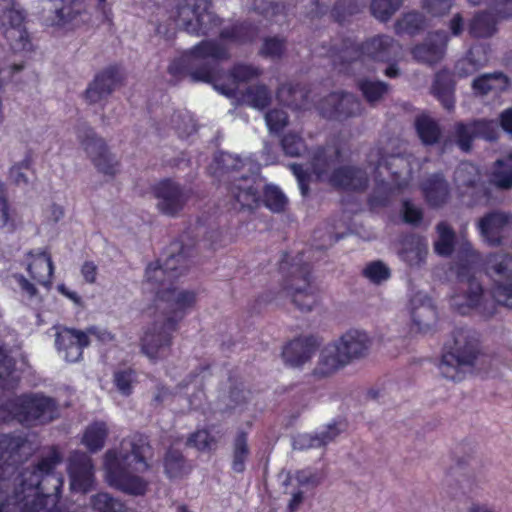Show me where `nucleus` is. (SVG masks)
I'll return each instance as SVG.
<instances>
[{"instance_id": "nucleus-1", "label": "nucleus", "mask_w": 512, "mask_h": 512, "mask_svg": "<svg viewBox=\"0 0 512 512\" xmlns=\"http://www.w3.org/2000/svg\"><path fill=\"white\" fill-rule=\"evenodd\" d=\"M27 444L22 435H0V512H76L61 503L64 485L56 467L63 461L57 446L32 467L18 469L21 449Z\"/></svg>"}, {"instance_id": "nucleus-2", "label": "nucleus", "mask_w": 512, "mask_h": 512, "mask_svg": "<svg viewBox=\"0 0 512 512\" xmlns=\"http://www.w3.org/2000/svg\"><path fill=\"white\" fill-rule=\"evenodd\" d=\"M169 250L170 254L162 264L158 260L147 266L145 278L148 283L156 285L153 288L156 298L166 302L172 312V315L167 316L165 320H177L196 303L194 291H178L173 287V284L189 270L195 247L194 245L186 246L182 240H177L171 243Z\"/></svg>"}, {"instance_id": "nucleus-3", "label": "nucleus", "mask_w": 512, "mask_h": 512, "mask_svg": "<svg viewBox=\"0 0 512 512\" xmlns=\"http://www.w3.org/2000/svg\"><path fill=\"white\" fill-rule=\"evenodd\" d=\"M130 450L118 452L109 449L104 454V469L106 481L109 486L129 495L143 496L148 489V482L142 477L133 474L144 473L150 465L146 459V452L150 444L146 437L137 434L129 440Z\"/></svg>"}, {"instance_id": "nucleus-4", "label": "nucleus", "mask_w": 512, "mask_h": 512, "mask_svg": "<svg viewBox=\"0 0 512 512\" xmlns=\"http://www.w3.org/2000/svg\"><path fill=\"white\" fill-rule=\"evenodd\" d=\"M229 58L230 53L225 46L215 40H202L186 50L180 57L172 60L168 65L167 72L176 81L189 76L193 83L213 84L224 95L230 96L234 90L216 85L220 78L218 63Z\"/></svg>"}, {"instance_id": "nucleus-5", "label": "nucleus", "mask_w": 512, "mask_h": 512, "mask_svg": "<svg viewBox=\"0 0 512 512\" xmlns=\"http://www.w3.org/2000/svg\"><path fill=\"white\" fill-rule=\"evenodd\" d=\"M289 255L285 252L279 264V272L282 275V283L277 293L269 292L260 295L255 300L256 307L268 304L276 300L278 296L291 299L292 303L301 311H311L319 303V289L312 281V266L307 262L289 263Z\"/></svg>"}, {"instance_id": "nucleus-6", "label": "nucleus", "mask_w": 512, "mask_h": 512, "mask_svg": "<svg viewBox=\"0 0 512 512\" xmlns=\"http://www.w3.org/2000/svg\"><path fill=\"white\" fill-rule=\"evenodd\" d=\"M481 355L480 334L470 328H456L443 345L439 370L444 378L459 382L464 379V368H472Z\"/></svg>"}, {"instance_id": "nucleus-7", "label": "nucleus", "mask_w": 512, "mask_h": 512, "mask_svg": "<svg viewBox=\"0 0 512 512\" xmlns=\"http://www.w3.org/2000/svg\"><path fill=\"white\" fill-rule=\"evenodd\" d=\"M395 40L387 35H377L358 43L351 38H343L339 47H331L328 56L339 72L350 74V66L366 59L389 62L394 57Z\"/></svg>"}, {"instance_id": "nucleus-8", "label": "nucleus", "mask_w": 512, "mask_h": 512, "mask_svg": "<svg viewBox=\"0 0 512 512\" xmlns=\"http://www.w3.org/2000/svg\"><path fill=\"white\" fill-rule=\"evenodd\" d=\"M369 347L370 339L367 333L358 330L347 331L339 340L324 347L313 375L318 378L328 377L353 359L364 357Z\"/></svg>"}, {"instance_id": "nucleus-9", "label": "nucleus", "mask_w": 512, "mask_h": 512, "mask_svg": "<svg viewBox=\"0 0 512 512\" xmlns=\"http://www.w3.org/2000/svg\"><path fill=\"white\" fill-rule=\"evenodd\" d=\"M9 415L27 427L44 426L60 417L59 404L42 392H27L7 400Z\"/></svg>"}, {"instance_id": "nucleus-10", "label": "nucleus", "mask_w": 512, "mask_h": 512, "mask_svg": "<svg viewBox=\"0 0 512 512\" xmlns=\"http://www.w3.org/2000/svg\"><path fill=\"white\" fill-rule=\"evenodd\" d=\"M229 195L242 207L254 208L261 203L270 211L280 213L284 211L287 199L284 193L271 184H266L260 194V182L251 176H241L229 185Z\"/></svg>"}, {"instance_id": "nucleus-11", "label": "nucleus", "mask_w": 512, "mask_h": 512, "mask_svg": "<svg viewBox=\"0 0 512 512\" xmlns=\"http://www.w3.org/2000/svg\"><path fill=\"white\" fill-rule=\"evenodd\" d=\"M173 18L194 36H209L221 25V19L209 11L208 0H184L175 7Z\"/></svg>"}, {"instance_id": "nucleus-12", "label": "nucleus", "mask_w": 512, "mask_h": 512, "mask_svg": "<svg viewBox=\"0 0 512 512\" xmlns=\"http://www.w3.org/2000/svg\"><path fill=\"white\" fill-rule=\"evenodd\" d=\"M179 322H152L140 339L141 351L151 360L167 357Z\"/></svg>"}, {"instance_id": "nucleus-13", "label": "nucleus", "mask_w": 512, "mask_h": 512, "mask_svg": "<svg viewBox=\"0 0 512 512\" xmlns=\"http://www.w3.org/2000/svg\"><path fill=\"white\" fill-rule=\"evenodd\" d=\"M77 137L99 172L108 176L117 173L119 163L113 160L105 141L91 127L78 126Z\"/></svg>"}, {"instance_id": "nucleus-14", "label": "nucleus", "mask_w": 512, "mask_h": 512, "mask_svg": "<svg viewBox=\"0 0 512 512\" xmlns=\"http://www.w3.org/2000/svg\"><path fill=\"white\" fill-rule=\"evenodd\" d=\"M0 29L11 51L29 52L32 43L25 27V14L22 10L7 8L0 13Z\"/></svg>"}, {"instance_id": "nucleus-15", "label": "nucleus", "mask_w": 512, "mask_h": 512, "mask_svg": "<svg viewBox=\"0 0 512 512\" xmlns=\"http://www.w3.org/2000/svg\"><path fill=\"white\" fill-rule=\"evenodd\" d=\"M454 137L458 147L469 152L477 138L487 141L498 139L497 125L494 120L474 119L469 122L459 121L454 125Z\"/></svg>"}, {"instance_id": "nucleus-16", "label": "nucleus", "mask_w": 512, "mask_h": 512, "mask_svg": "<svg viewBox=\"0 0 512 512\" xmlns=\"http://www.w3.org/2000/svg\"><path fill=\"white\" fill-rule=\"evenodd\" d=\"M153 194L159 200V211L167 216H176L190 198L189 190L172 179H164L153 186Z\"/></svg>"}, {"instance_id": "nucleus-17", "label": "nucleus", "mask_w": 512, "mask_h": 512, "mask_svg": "<svg viewBox=\"0 0 512 512\" xmlns=\"http://www.w3.org/2000/svg\"><path fill=\"white\" fill-rule=\"evenodd\" d=\"M67 472L72 491L87 493L93 489L95 469L93 460L87 453L79 450L71 452L68 458Z\"/></svg>"}, {"instance_id": "nucleus-18", "label": "nucleus", "mask_w": 512, "mask_h": 512, "mask_svg": "<svg viewBox=\"0 0 512 512\" xmlns=\"http://www.w3.org/2000/svg\"><path fill=\"white\" fill-rule=\"evenodd\" d=\"M361 101L351 93L332 92L320 103L321 115L329 120L343 121L362 113Z\"/></svg>"}, {"instance_id": "nucleus-19", "label": "nucleus", "mask_w": 512, "mask_h": 512, "mask_svg": "<svg viewBox=\"0 0 512 512\" xmlns=\"http://www.w3.org/2000/svg\"><path fill=\"white\" fill-rule=\"evenodd\" d=\"M492 271L500 277L491 287V294L495 301L512 309V256L503 254L496 257L491 265Z\"/></svg>"}, {"instance_id": "nucleus-20", "label": "nucleus", "mask_w": 512, "mask_h": 512, "mask_svg": "<svg viewBox=\"0 0 512 512\" xmlns=\"http://www.w3.org/2000/svg\"><path fill=\"white\" fill-rule=\"evenodd\" d=\"M322 343L317 335L299 336L288 343L282 349V358L290 367H301L309 362Z\"/></svg>"}, {"instance_id": "nucleus-21", "label": "nucleus", "mask_w": 512, "mask_h": 512, "mask_svg": "<svg viewBox=\"0 0 512 512\" xmlns=\"http://www.w3.org/2000/svg\"><path fill=\"white\" fill-rule=\"evenodd\" d=\"M122 80L120 66L110 65L95 75L84 92L85 100L89 104H94L106 99L121 84Z\"/></svg>"}, {"instance_id": "nucleus-22", "label": "nucleus", "mask_w": 512, "mask_h": 512, "mask_svg": "<svg viewBox=\"0 0 512 512\" xmlns=\"http://www.w3.org/2000/svg\"><path fill=\"white\" fill-rule=\"evenodd\" d=\"M328 183L335 189L346 192H363L369 184L366 171L356 165H342L331 171Z\"/></svg>"}, {"instance_id": "nucleus-23", "label": "nucleus", "mask_w": 512, "mask_h": 512, "mask_svg": "<svg viewBox=\"0 0 512 512\" xmlns=\"http://www.w3.org/2000/svg\"><path fill=\"white\" fill-rule=\"evenodd\" d=\"M448 41L447 32L437 30L430 33L423 43L416 44L411 49V54L417 62L430 66L437 64L445 55Z\"/></svg>"}, {"instance_id": "nucleus-24", "label": "nucleus", "mask_w": 512, "mask_h": 512, "mask_svg": "<svg viewBox=\"0 0 512 512\" xmlns=\"http://www.w3.org/2000/svg\"><path fill=\"white\" fill-rule=\"evenodd\" d=\"M26 270L37 284L50 287L54 274V264L50 253L45 250H30L25 254Z\"/></svg>"}, {"instance_id": "nucleus-25", "label": "nucleus", "mask_w": 512, "mask_h": 512, "mask_svg": "<svg viewBox=\"0 0 512 512\" xmlns=\"http://www.w3.org/2000/svg\"><path fill=\"white\" fill-rule=\"evenodd\" d=\"M90 343L88 335L80 330L64 328L56 333L55 344L64 352L67 362L74 363L83 356V349Z\"/></svg>"}, {"instance_id": "nucleus-26", "label": "nucleus", "mask_w": 512, "mask_h": 512, "mask_svg": "<svg viewBox=\"0 0 512 512\" xmlns=\"http://www.w3.org/2000/svg\"><path fill=\"white\" fill-rule=\"evenodd\" d=\"M426 203L432 208L444 206L450 198V185L442 173H434L421 184Z\"/></svg>"}, {"instance_id": "nucleus-27", "label": "nucleus", "mask_w": 512, "mask_h": 512, "mask_svg": "<svg viewBox=\"0 0 512 512\" xmlns=\"http://www.w3.org/2000/svg\"><path fill=\"white\" fill-rule=\"evenodd\" d=\"M455 90L456 82L452 72L443 68L435 73L431 94L447 111H452L455 108Z\"/></svg>"}, {"instance_id": "nucleus-28", "label": "nucleus", "mask_w": 512, "mask_h": 512, "mask_svg": "<svg viewBox=\"0 0 512 512\" xmlns=\"http://www.w3.org/2000/svg\"><path fill=\"white\" fill-rule=\"evenodd\" d=\"M509 221L510 216L504 212L487 213L479 220L480 232L489 244L498 246L502 243L503 230Z\"/></svg>"}, {"instance_id": "nucleus-29", "label": "nucleus", "mask_w": 512, "mask_h": 512, "mask_svg": "<svg viewBox=\"0 0 512 512\" xmlns=\"http://www.w3.org/2000/svg\"><path fill=\"white\" fill-rule=\"evenodd\" d=\"M498 19L490 10L477 11L467 24V31L473 39H489L498 32Z\"/></svg>"}, {"instance_id": "nucleus-30", "label": "nucleus", "mask_w": 512, "mask_h": 512, "mask_svg": "<svg viewBox=\"0 0 512 512\" xmlns=\"http://www.w3.org/2000/svg\"><path fill=\"white\" fill-rule=\"evenodd\" d=\"M511 81L501 71L484 73L473 79L471 88L475 95L485 96L492 91L505 92L509 89Z\"/></svg>"}, {"instance_id": "nucleus-31", "label": "nucleus", "mask_w": 512, "mask_h": 512, "mask_svg": "<svg viewBox=\"0 0 512 512\" xmlns=\"http://www.w3.org/2000/svg\"><path fill=\"white\" fill-rule=\"evenodd\" d=\"M163 468L168 479H183L192 472L193 464L186 459L182 451L169 447L163 457Z\"/></svg>"}, {"instance_id": "nucleus-32", "label": "nucleus", "mask_w": 512, "mask_h": 512, "mask_svg": "<svg viewBox=\"0 0 512 512\" xmlns=\"http://www.w3.org/2000/svg\"><path fill=\"white\" fill-rule=\"evenodd\" d=\"M428 254V245L423 236L410 234L403 240L400 257L409 266H421L425 263Z\"/></svg>"}, {"instance_id": "nucleus-33", "label": "nucleus", "mask_w": 512, "mask_h": 512, "mask_svg": "<svg viewBox=\"0 0 512 512\" xmlns=\"http://www.w3.org/2000/svg\"><path fill=\"white\" fill-rule=\"evenodd\" d=\"M251 454L248 443V432L239 429L232 441L231 470L237 474H243L246 470V462Z\"/></svg>"}, {"instance_id": "nucleus-34", "label": "nucleus", "mask_w": 512, "mask_h": 512, "mask_svg": "<svg viewBox=\"0 0 512 512\" xmlns=\"http://www.w3.org/2000/svg\"><path fill=\"white\" fill-rule=\"evenodd\" d=\"M257 34L258 29L251 22L237 21L223 28L219 33V38L236 44H247L253 42Z\"/></svg>"}, {"instance_id": "nucleus-35", "label": "nucleus", "mask_w": 512, "mask_h": 512, "mask_svg": "<svg viewBox=\"0 0 512 512\" xmlns=\"http://www.w3.org/2000/svg\"><path fill=\"white\" fill-rule=\"evenodd\" d=\"M340 156L341 151L338 148L333 153H330L325 147H317L310 160L311 173L315 175L317 180H323Z\"/></svg>"}, {"instance_id": "nucleus-36", "label": "nucleus", "mask_w": 512, "mask_h": 512, "mask_svg": "<svg viewBox=\"0 0 512 512\" xmlns=\"http://www.w3.org/2000/svg\"><path fill=\"white\" fill-rule=\"evenodd\" d=\"M109 435V429L104 421H93L84 430L81 443L91 453L100 451Z\"/></svg>"}, {"instance_id": "nucleus-37", "label": "nucleus", "mask_w": 512, "mask_h": 512, "mask_svg": "<svg viewBox=\"0 0 512 512\" xmlns=\"http://www.w3.org/2000/svg\"><path fill=\"white\" fill-rule=\"evenodd\" d=\"M415 130L424 146H433L440 142L442 129L433 118L421 115L415 119Z\"/></svg>"}, {"instance_id": "nucleus-38", "label": "nucleus", "mask_w": 512, "mask_h": 512, "mask_svg": "<svg viewBox=\"0 0 512 512\" xmlns=\"http://www.w3.org/2000/svg\"><path fill=\"white\" fill-rule=\"evenodd\" d=\"M243 165V161L238 156H234L226 152H220L215 155L211 167H214L213 174L218 177H224L226 174L228 175L229 181L226 188H229L231 183L240 178L233 176L231 180L229 174L238 172L243 167ZM227 191L229 192V189H227Z\"/></svg>"}, {"instance_id": "nucleus-39", "label": "nucleus", "mask_w": 512, "mask_h": 512, "mask_svg": "<svg viewBox=\"0 0 512 512\" xmlns=\"http://www.w3.org/2000/svg\"><path fill=\"white\" fill-rule=\"evenodd\" d=\"M240 100L255 109L267 108L272 100L271 92L265 84L248 86L240 93Z\"/></svg>"}, {"instance_id": "nucleus-40", "label": "nucleus", "mask_w": 512, "mask_h": 512, "mask_svg": "<svg viewBox=\"0 0 512 512\" xmlns=\"http://www.w3.org/2000/svg\"><path fill=\"white\" fill-rule=\"evenodd\" d=\"M426 26L425 16L417 11L405 13L395 23V31L398 35L407 34L415 36L422 32Z\"/></svg>"}, {"instance_id": "nucleus-41", "label": "nucleus", "mask_w": 512, "mask_h": 512, "mask_svg": "<svg viewBox=\"0 0 512 512\" xmlns=\"http://www.w3.org/2000/svg\"><path fill=\"white\" fill-rule=\"evenodd\" d=\"M438 239L434 243V251L442 257L450 256L455 247L456 234L453 228L445 221H441L436 226Z\"/></svg>"}, {"instance_id": "nucleus-42", "label": "nucleus", "mask_w": 512, "mask_h": 512, "mask_svg": "<svg viewBox=\"0 0 512 512\" xmlns=\"http://www.w3.org/2000/svg\"><path fill=\"white\" fill-rule=\"evenodd\" d=\"M366 0H336L330 10V17L339 24H344L350 17L360 13Z\"/></svg>"}, {"instance_id": "nucleus-43", "label": "nucleus", "mask_w": 512, "mask_h": 512, "mask_svg": "<svg viewBox=\"0 0 512 512\" xmlns=\"http://www.w3.org/2000/svg\"><path fill=\"white\" fill-rule=\"evenodd\" d=\"M93 512H138L128 508L124 502L105 492H99L90 499Z\"/></svg>"}, {"instance_id": "nucleus-44", "label": "nucleus", "mask_w": 512, "mask_h": 512, "mask_svg": "<svg viewBox=\"0 0 512 512\" xmlns=\"http://www.w3.org/2000/svg\"><path fill=\"white\" fill-rule=\"evenodd\" d=\"M357 87L370 105H374L380 101L389 91V85L387 83L367 78L360 79L357 83Z\"/></svg>"}, {"instance_id": "nucleus-45", "label": "nucleus", "mask_w": 512, "mask_h": 512, "mask_svg": "<svg viewBox=\"0 0 512 512\" xmlns=\"http://www.w3.org/2000/svg\"><path fill=\"white\" fill-rule=\"evenodd\" d=\"M14 367V359L0 346V368L3 369V373H0V395L17 387L18 381L12 376Z\"/></svg>"}, {"instance_id": "nucleus-46", "label": "nucleus", "mask_w": 512, "mask_h": 512, "mask_svg": "<svg viewBox=\"0 0 512 512\" xmlns=\"http://www.w3.org/2000/svg\"><path fill=\"white\" fill-rule=\"evenodd\" d=\"M402 4L403 0H372L370 11L377 20L387 22L401 8Z\"/></svg>"}, {"instance_id": "nucleus-47", "label": "nucleus", "mask_w": 512, "mask_h": 512, "mask_svg": "<svg viewBox=\"0 0 512 512\" xmlns=\"http://www.w3.org/2000/svg\"><path fill=\"white\" fill-rule=\"evenodd\" d=\"M481 51L480 48H470L465 57L459 59L455 64V70L459 77H467L474 74L485 66V58L474 59L473 55Z\"/></svg>"}, {"instance_id": "nucleus-48", "label": "nucleus", "mask_w": 512, "mask_h": 512, "mask_svg": "<svg viewBox=\"0 0 512 512\" xmlns=\"http://www.w3.org/2000/svg\"><path fill=\"white\" fill-rule=\"evenodd\" d=\"M137 382V372L129 367L118 369L113 374V383L119 393L125 397L133 393V385Z\"/></svg>"}, {"instance_id": "nucleus-49", "label": "nucleus", "mask_w": 512, "mask_h": 512, "mask_svg": "<svg viewBox=\"0 0 512 512\" xmlns=\"http://www.w3.org/2000/svg\"><path fill=\"white\" fill-rule=\"evenodd\" d=\"M171 121L180 139H188L198 130L196 120L189 113L175 112Z\"/></svg>"}, {"instance_id": "nucleus-50", "label": "nucleus", "mask_w": 512, "mask_h": 512, "mask_svg": "<svg viewBox=\"0 0 512 512\" xmlns=\"http://www.w3.org/2000/svg\"><path fill=\"white\" fill-rule=\"evenodd\" d=\"M493 184L501 189L512 187V163L511 158L499 159L495 162V169L492 173Z\"/></svg>"}, {"instance_id": "nucleus-51", "label": "nucleus", "mask_w": 512, "mask_h": 512, "mask_svg": "<svg viewBox=\"0 0 512 512\" xmlns=\"http://www.w3.org/2000/svg\"><path fill=\"white\" fill-rule=\"evenodd\" d=\"M31 166L32 155L31 152H28L23 161L10 168L9 177L16 185H28L30 183L29 175L35 176V172Z\"/></svg>"}, {"instance_id": "nucleus-52", "label": "nucleus", "mask_w": 512, "mask_h": 512, "mask_svg": "<svg viewBox=\"0 0 512 512\" xmlns=\"http://www.w3.org/2000/svg\"><path fill=\"white\" fill-rule=\"evenodd\" d=\"M362 276L373 284H381L391 277V270L381 260H374L366 264Z\"/></svg>"}, {"instance_id": "nucleus-53", "label": "nucleus", "mask_w": 512, "mask_h": 512, "mask_svg": "<svg viewBox=\"0 0 512 512\" xmlns=\"http://www.w3.org/2000/svg\"><path fill=\"white\" fill-rule=\"evenodd\" d=\"M286 51V40L278 36L266 37L259 50V55L264 58L280 59Z\"/></svg>"}, {"instance_id": "nucleus-54", "label": "nucleus", "mask_w": 512, "mask_h": 512, "mask_svg": "<svg viewBox=\"0 0 512 512\" xmlns=\"http://www.w3.org/2000/svg\"><path fill=\"white\" fill-rule=\"evenodd\" d=\"M78 15L79 13L74 10L70 3L62 2L61 6L55 9L51 24L59 28H67Z\"/></svg>"}, {"instance_id": "nucleus-55", "label": "nucleus", "mask_w": 512, "mask_h": 512, "mask_svg": "<svg viewBox=\"0 0 512 512\" xmlns=\"http://www.w3.org/2000/svg\"><path fill=\"white\" fill-rule=\"evenodd\" d=\"M254 10L270 20L287 14V6L283 2L260 0L254 4Z\"/></svg>"}, {"instance_id": "nucleus-56", "label": "nucleus", "mask_w": 512, "mask_h": 512, "mask_svg": "<svg viewBox=\"0 0 512 512\" xmlns=\"http://www.w3.org/2000/svg\"><path fill=\"white\" fill-rule=\"evenodd\" d=\"M281 147L286 155L297 157L302 154L306 148V145L303 138L299 134L289 132L282 137Z\"/></svg>"}, {"instance_id": "nucleus-57", "label": "nucleus", "mask_w": 512, "mask_h": 512, "mask_svg": "<svg viewBox=\"0 0 512 512\" xmlns=\"http://www.w3.org/2000/svg\"><path fill=\"white\" fill-rule=\"evenodd\" d=\"M230 77L235 83H245L261 75V70L250 64L238 63L229 71Z\"/></svg>"}, {"instance_id": "nucleus-58", "label": "nucleus", "mask_w": 512, "mask_h": 512, "mask_svg": "<svg viewBox=\"0 0 512 512\" xmlns=\"http://www.w3.org/2000/svg\"><path fill=\"white\" fill-rule=\"evenodd\" d=\"M265 121L270 132L279 134L288 125V114L282 109H271L265 115Z\"/></svg>"}, {"instance_id": "nucleus-59", "label": "nucleus", "mask_w": 512, "mask_h": 512, "mask_svg": "<svg viewBox=\"0 0 512 512\" xmlns=\"http://www.w3.org/2000/svg\"><path fill=\"white\" fill-rule=\"evenodd\" d=\"M215 443L214 437L206 429L193 432L187 439V445L199 451H206Z\"/></svg>"}, {"instance_id": "nucleus-60", "label": "nucleus", "mask_w": 512, "mask_h": 512, "mask_svg": "<svg viewBox=\"0 0 512 512\" xmlns=\"http://www.w3.org/2000/svg\"><path fill=\"white\" fill-rule=\"evenodd\" d=\"M305 7V15L310 20L320 19L327 15L331 0H302Z\"/></svg>"}, {"instance_id": "nucleus-61", "label": "nucleus", "mask_w": 512, "mask_h": 512, "mask_svg": "<svg viewBox=\"0 0 512 512\" xmlns=\"http://www.w3.org/2000/svg\"><path fill=\"white\" fill-rule=\"evenodd\" d=\"M421 6L428 14L440 17L449 13L453 0H423Z\"/></svg>"}, {"instance_id": "nucleus-62", "label": "nucleus", "mask_w": 512, "mask_h": 512, "mask_svg": "<svg viewBox=\"0 0 512 512\" xmlns=\"http://www.w3.org/2000/svg\"><path fill=\"white\" fill-rule=\"evenodd\" d=\"M465 308H477L483 298V287L479 281H472L468 284V289L464 294Z\"/></svg>"}, {"instance_id": "nucleus-63", "label": "nucleus", "mask_w": 512, "mask_h": 512, "mask_svg": "<svg viewBox=\"0 0 512 512\" xmlns=\"http://www.w3.org/2000/svg\"><path fill=\"white\" fill-rule=\"evenodd\" d=\"M403 221L407 224L418 226L423 219V211L416 207L410 200H404L402 203Z\"/></svg>"}, {"instance_id": "nucleus-64", "label": "nucleus", "mask_w": 512, "mask_h": 512, "mask_svg": "<svg viewBox=\"0 0 512 512\" xmlns=\"http://www.w3.org/2000/svg\"><path fill=\"white\" fill-rule=\"evenodd\" d=\"M489 10L498 19L506 20L512 18V0H492L489 3Z\"/></svg>"}]
</instances>
